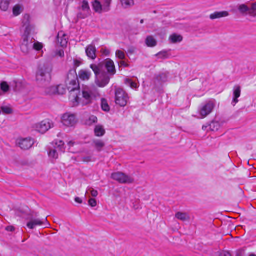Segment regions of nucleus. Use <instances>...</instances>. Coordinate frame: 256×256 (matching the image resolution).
Here are the masks:
<instances>
[{
	"label": "nucleus",
	"instance_id": "3c124183",
	"mask_svg": "<svg viewBox=\"0 0 256 256\" xmlns=\"http://www.w3.org/2000/svg\"><path fill=\"white\" fill-rule=\"evenodd\" d=\"M119 64L120 66H124L125 68L128 67V64H127L124 61L122 60L120 62Z\"/></svg>",
	"mask_w": 256,
	"mask_h": 256
},
{
	"label": "nucleus",
	"instance_id": "6ab92c4d",
	"mask_svg": "<svg viewBox=\"0 0 256 256\" xmlns=\"http://www.w3.org/2000/svg\"><path fill=\"white\" fill-rule=\"evenodd\" d=\"M57 40L62 47H65L68 44V39L64 32H58L57 36Z\"/></svg>",
	"mask_w": 256,
	"mask_h": 256
},
{
	"label": "nucleus",
	"instance_id": "f3484780",
	"mask_svg": "<svg viewBox=\"0 0 256 256\" xmlns=\"http://www.w3.org/2000/svg\"><path fill=\"white\" fill-rule=\"evenodd\" d=\"M241 94V87L240 86H235L233 89V99L232 104L234 106L238 102V98Z\"/></svg>",
	"mask_w": 256,
	"mask_h": 256
},
{
	"label": "nucleus",
	"instance_id": "aec40b11",
	"mask_svg": "<svg viewBox=\"0 0 256 256\" xmlns=\"http://www.w3.org/2000/svg\"><path fill=\"white\" fill-rule=\"evenodd\" d=\"M229 16V13L227 11L216 12L211 14L210 18L211 20H215L222 18L227 17Z\"/></svg>",
	"mask_w": 256,
	"mask_h": 256
},
{
	"label": "nucleus",
	"instance_id": "5fc2aeb1",
	"mask_svg": "<svg viewBox=\"0 0 256 256\" xmlns=\"http://www.w3.org/2000/svg\"><path fill=\"white\" fill-rule=\"evenodd\" d=\"M222 256H231L230 254L228 252H224L221 253Z\"/></svg>",
	"mask_w": 256,
	"mask_h": 256
},
{
	"label": "nucleus",
	"instance_id": "7c9ffc66",
	"mask_svg": "<svg viewBox=\"0 0 256 256\" xmlns=\"http://www.w3.org/2000/svg\"><path fill=\"white\" fill-rule=\"evenodd\" d=\"M125 84L128 86H130L132 88H136L138 87V84L133 82L131 79L130 78L126 79Z\"/></svg>",
	"mask_w": 256,
	"mask_h": 256
},
{
	"label": "nucleus",
	"instance_id": "a878e982",
	"mask_svg": "<svg viewBox=\"0 0 256 256\" xmlns=\"http://www.w3.org/2000/svg\"><path fill=\"white\" fill-rule=\"evenodd\" d=\"M146 43L148 47H154L157 44V42L152 36H148L146 40Z\"/></svg>",
	"mask_w": 256,
	"mask_h": 256
},
{
	"label": "nucleus",
	"instance_id": "c756f323",
	"mask_svg": "<svg viewBox=\"0 0 256 256\" xmlns=\"http://www.w3.org/2000/svg\"><path fill=\"white\" fill-rule=\"evenodd\" d=\"M208 128L212 131H216L220 128V124L218 122H212L208 125Z\"/></svg>",
	"mask_w": 256,
	"mask_h": 256
},
{
	"label": "nucleus",
	"instance_id": "09e8293b",
	"mask_svg": "<svg viewBox=\"0 0 256 256\" xmlns=\"http://www.w3.org/2000/svg\"><path fill=\"white\" fill-rule=\"evenodd\" d=\"M136 48L134 47L129 48L128 50V53L130 54H132L134 53Z\"/></svg>",
	"mask_w": 256,
	"mask_h": 256
},
{
	"label": "nucleus",
	"instance_id": "0eeeda50",
	"mask_svg": "<svg viewBox=\"0 0 256 256\" xmlns=\"http://www.w3.org/2000/svg\"><path fill=\"white\" fill-rule=\"evenodd\" d=\"M129 97L128 94L122 88H116L115 89V102L116 104L122 107L126 106Z\"/></svg>",
	"mask_w": 256,
	"mask_h": 256
},
{
	"label": "nucleus",
	"instance_id": "20e7f679",
	"mask_svg": "<svg viewBox=\"0 0 256 256\" xmlns=\"http://www.w3.org/2000/svg\"><path fill=\"white\" fill-rule=\"evenodd\" d=\"M98 94L97 90L94 86H83L82 95L83 100L81 102L82 106L92 104L96 100Z\"/></svg>",
	"mask_w": 256,
	"mask_h": 256
},
{
	"label": "nucleus",
	"instance_id": "6e6d98bb",
	"mask_svg": "<svg viewBox=\"0 0 256 256\" xmlns=\"http://www.w3.org/2000/svg\"><path fill=\"white\" fill-rule=\"evenodd\" d=\"M75 202L78 204H82V200L78 197H76L75 198Z\"/></svg>",
	"mask_w": 256,
	"mask_h": 256
},
{
	"label": "nucleus",
	"instance_id": "052dcab7",
	"mask_svg": "<svg viewBox=\"0 0 256 256\" xmlns=\"http://www.w3.org/2000/svg\"><path fill=\"white\" fill-rule=\"evenodd\" d=\"M250 256H256V255L254 254H251Z\"/></svg>",
	"mask_w": 256,
	"mask_h": 256
},
{
	"label": "nucleus",
	"instance_id": "7ed1b4c3",
	"mask_svg": "<svg viewBox=\"0 0 256 256\" xmlns=\"http://www.w3.org/2000/svg\"><path fill=\"white\" fill-rule=\"evenodd\" d=\"M52 66L50 64H44L39 67L36 74V81L40 86H47L51 80Z\"/></svg>",
	"mask_w": 256,
	"mask_h": 256
},
{
	"label": "nucleus",
	"instance_id": "412c9836",
	"mask_svg": "<svg viewBox=\"0 0 256 256\" xmlns=\"http://www.w3.org/2000/svg\"><path fill=\"white\" fill-rule=\"evenodd\" d=\"M92 7L96 12L100 14L104 12V6L100 0H95L92 3Z\"/></svg>",
	"mask_w": 256,
	"mask_h": 256
},
{
	"label": "nucleus",
	"instance_id": "a211bd4d",
	"mask_svg": "<svg viewBox=\"0 0 256 256\" xmlns=\"http://www.w3.org/2000/svg\"><path fill=\"white\" fill-rule=\"evenodd\" d=\"M92 76V72L89 70H81L78 72V78H80L82 80H88Z\"/></svg>",
	"mask_w": 256,
	"mask_h": 256
},
{
	"label": "nucleus",
	"instance_id": "cd10ccee",
	"mask_svg": "<svg viewBox=\"0 0 256 256\" xmlns=\"http://www.w3.org/2000/svg\"><path fill=\"white\" fill-rule=\"evenodd\" d=\"M122 6L124 8H131L134 5V0H120Z\"/></svg>",
	"mask_w": 256,
	"mask_h": 256
},
{
	"label": "nucleus",
	"instance_id": "49530a36",
	"mask_svg": "<svg viewBox=\"0 0 256 256\" xmlns=\"http://www.w3.org/2000/svg\"><path fill=\"white\" fill-rule=\"evenodd\" d=\"M88 204L92 207H95L97 204V202L95 199L90 198L88 200Z\"/></svg>",
	"mask_w": 256,
	"mask_h": 256
},
{
	"label": "nucleus",
	"instance_id": "c9c22d12",
	"mask_svg": "<svg viewBox=\"0 0 256 256\" xmlns=\"http://www.w3.org/2000/svg\"><path fill=\"white\" fill-rule=\"evenodd\" d=\"M57 94H64L66 92V89L64 85L60 84L57 86Z\"/></svg>",
	"mask_w": 256,
	"mask_h": 256
},
{
	"label": "nucleus",
	"instance_id": "37998d69",
	"mask_svg": "<svg viewBox=\"0 0 256 256\" xmlns=\"http://www.w3.org/2000/svg\"><path fill=\"white\" fill-rule=\"evenodd\" d=\"M82 63V60L81 59H75L74 60V66L76 68H78L80 66Z\"/></svg>",
	"mask_w": 256,
	"mask_h": 256
},
{
	"label": "nucleus",
	"instance_id": "9d476101",
	"mask_svg": "<svg viewBox=\"0 0 256 256\" xmlns=\"http://www.w3.org/2000/svg\"><path fill=\"white\" fill-rule=\"evenodd\" d=\"M112 178L121 184H132L134 182V180L132 178L122 172H117L112 174Z\"/></svg>",
	"mask_w": 256,
	"mask_h": 256
},
{
	"label": "nucleus",
	"instance_id": "1a4fd4ad",
	"mask_svg": "<svg viewBox=\"0 0 256 256\" xmlns=\"http://www.w3.org/2000/svg\"><path fill=\"white\" fill-rule=\"evenodd\" d=\"M216 106V101L214 100L207 102L202 105L199 110V114L202 118H206L212 112Z\"/></svg>",
	"mask_w": 256,
	"mask_h": 256
},
{
	"label": "nucleus",
	"instance_id": "a18cd8bd",
	"mask_svg": "<svg viewBox=\"0 0 256 256\" xmlns=\"http://www.w3.org/2000/svg\"><path fill=\"white\" fill-rule=\"evenodd\" d=\"M100 52L106 56H108L110 54V50L106 48H102L100 50Z\"/></svg>",
	"mask_w": 256,
	"mask_h": 256
},
{
	"label": "nucleus",
	"instance_id": "393cba45",
	"mask_svg": "<svg viewBox=\"0 0 256 256\" xmlns=\"http://www.w3.org/2000/svg\"><path fill=\"white\" fill-rule=\"evenodd\" d=\"M105 130L102 126L98 125L94 128V134L96 136L101 137L105 134Z\"/></svg>",
	"mask_w": 256,
	"mask_h": 256
},
{
	"label": "nucleus",
	"instance_id": "864d4df0",
	"mask_svg": "<svg viewBox=\"0 0 256 256\" xmlns=\"http://www.w3.org/2000/svg\"><path fill=\"white\" fill-rule=\"evenodd\" d=\"M91 157L85 156L82 158V161L84 162H90L91 161Z\"/></svg>",
	"mask_w": 256,
	"mask_h": 256
},
{
	"label": "nucleus",
	"instance_id": "4468645a",
	"mask_svg": "<svg viewBox=\"0 0 256 256\" xmlns=\"http://www.w3.org/2000/svg\"><path fill=\"white\" fill-rule=\"evenodd\" d=\"M28 220L30 221L27 223L26 226L30 230L34 229L37 226H42L47 221L46 219L40 220L39 218H30ZM45 225L46 224H45Z\"/></svg>",
	"mask_w": 256,
	"mask_h": 256
},
{
	"label": "nucleus",
	"instance_id": "ddd939ff",
	"mask_svg": "<svg viewBox=\"0 0 256 256\" xmlns=\"http://www.w3.org/2000/svg\"><path fill=\"white\" fill-rule=\"evenodd\" d=\"M56 146L54 149H52L48 152V156L50 158L54 159H57L58 158V153L56 148L58 150L61 152H64V144L62 140H60L56 142Z\"/></svg>",
	"mask_w": 256,
	"mask_h": 256
},
{
	"label": "nucleus",
	"instance_id": "ea45409f",
	"mask_svg": "<svg viewBox=\"0 0 256 256\" xmlns=\"http://www.w3.org/2000/svg\"><path fill=\"white\" fill-rule=\"evenodd\" d=\"M1 90L4 92H6L9 90V86L6 82H3L1 84Z\"/></svg>",
	"mask_w": 256,
	"mask_h": 256
},
{
	"label": "nucleus",
	"instance_id": "f704fd0d",
	"mask_svg": "<svg viewBox=\"0 0 256 256\" xmlns=\"http://www.w3.org/2000/svg\"><path fill=\"white\" fill-rule=\"evenodd\" d=\"M57 86H52L46 88V92L48 94H57Z\"/></svg>",
	"mask_w": 256,
	"mask_h": 256
},
{
	"label": "nucleus",
	"instance_id": "f8f14e48",
	"mask_svg": "<svg viewBox=\"0 0 256 256\" xmlns=\"http://www.w3.org/2000/svg\"><path fill=\"white\" fill-rule=\"evenodd\" d=\"M62 122L66 126H73L76 124L77 120L75 114L67 112L62 116Z\"/></svg>",
	"mask_w": 256,
	"mask_h": 256
},
{
	"label": "nucleus",
	"instance_id": "79ce46f5",
	"mask_svg": "<svg viewBox=\"0 0 256 256\" xmlns=\"http://www.w3.org/2000/svg\"><path fill=\"white\" fill-rule=\"evenodd\" d=\"M20 8L19 6H15L13 8V13L15 16H18L20 14Z\"/></svg>",
	"mask_w": 256,
	"mask_h": 256
},
{
	"label": "nucleus",
	"instance_id": "423d86ee",
	"mask_svg": "<svg viewBox=\"0 0 256 256\" xmlns=\"http://www.w3.org/2000/svg\"><path fill=\"white\" fill-rule=\"evenodd\" d=\"M68 90L70 92H74L79 88L78 75L76 70H70L68 74L66 81Z\"/></svg>",
	"mask_w": 256,
	"mask_h": 256
},
{
	"label": "nucleus",
	"instance_id": "2f4dec72",
	"mask_svg": "<svg viewBox=\"0 0 256 256\" xmlns=\"http://www.w3.org/2000/svg\"><path fill=\"white\" fill-rule=\"evenodd\" d=\"M98 122V118L94 116H91L89 117L88 119L86 122V124L88 126H91L94 124Z\"/></svg>",
	"mask_w": 256,
	"mask_h": 256
},
{
	"label": "nucleus",
	"instance_id": "c03bdc74",
	"mask_svg": "<svg viewBox=\"0 0 256 256\" xmlns=\"http://www.w3.org/2000/svg\"><path fill=\"white\" fill-rule=\"evenodd\" d=\"M156 56L161 58H168V54L166 52H160Z\"/></svg>",
	"mask_w": 256,
	"mask_h": 256
},
{
	"label": "nucleus",
	"instance_id": "bf43d9fd",
	"mask_svg": "<svg viewBox=\"0 0 256 256\" xmlns=\"http://www.w3.org/2000/svg\"><path fill=\"white\" fill-rule=\"evenodd\" d=\"M143 23H144V20H140V24H143Z\"/></svg>",
	"mask_w": 256,
	"mask_h": 256
},
{
	"label": "nucleus",
	"instance_id": "72a5a7b5",
	"mask_svg": "<svg viewBox=\"0 0 256 256\" xmlns=\"http://www.w3.org/2000/svg\"><path fill=\"white\" fill-rule=\"evenodd\" d=\"M10 0H2L0 4V8L3 11H6L8 8Z\"/></svg>",
	"mask_w": 256,
	"mask_h": 256
},
{
	"label": "nucleus",
	"instance_id": "4c0bfd02",
	"mask_svg": "<svg viewBox=\"0 0 256 256\" xmlns=\"http://www.w3.org/2000/svg\"><path fill=\"white\" fill-rule=\"evenodd\" d=\"M156 80L159 82H165L167 80V76L165 74H160L156 77Z\"/></svg>",
	"mask_w": 256,
	"mask_h": 256
},
{
	"label": "nucleus",
	"instance_id": "a19ab883",
	"mask_svg": "<svg viewBox=\"0 0 256 256\" xmlns=\"http://www.w3.org/2000/svg\"><path fill=\"white\" fill-rule=\"evenodd\" d=\"M90 192L91 194V196L93 197H96L98 195V192L97 190L92 188H90L86 192V193Z\"/></svg>",
	"mask_w": 256,
	"mask_h": 256
},
{
	"label": "nucleus",
	"instance_id": "e433bc0d",
	"mask_svg": "<svg viewBox=\"0 0 256 256\" xmlns=\"http://www.w3.org/2000/svg\"><path fill=\"white\" fill-rule=\"evenodd\" d=\"M43 48V45L42 43L38 42H34L32 44V49L37 51H40Z\"/></svg>",
	"mask_w": 256,
	"mask_h": 256
},
{
	"label": "nucleus",
	"instance_id": "8fccbe9b",
	"mask_svg": "<svg viewBox=\"0 0 256 256\" xmlns=\"http://www.w3.org/2000/svg\"><path fill=\"white\" fill-rule=\"evenodd\" d=\"M56 55L62 58L64 56V50H60L58 52H57Z\"/></svg>",
	"mask_w": 256,
	"mask_h": 256
},
{
	"label": "nucleus",
	"instance_id": "f03ea898",
	"mask_svg": "<svg viewBox=\"0 0 256 256\" xmlns=\"http://www.w3.org/2000/svg\"><path fill=\"white\" fill-rule=\"evenodd\" d=\"M30 16L28 14H26L22 19V22L25 30L22 36L20 49L25 54H28L32 50V44L35 42V40L30 36L34 26L30 24Z\"/></svg>",
	"mask_w": 256,
	"mask_h": 256
},
{
	"label": "nucleus",
	"instance_id": "b1692460",
	"mask_svg": "<svg viewBox=\"0 0 256 256\" xmlns=\"http://www.w3.org/2000/svg\"><path fill=\"white\" fill-rule=\"evenodd\" d=\"M92 144L95 148L98 151L100 152L102 150V148L104 146V142L100 140H94L92 141Z\"/></svg>",
	"mask_w": 256,
	"mask_h": 256
},
{
	"label": "nucleus",
	"instance_id": "de8ad7c7",
	"mask_svg": "<svg viewBox=\"0 0 256 256\" xmlns=\"http://www.w3.org/2000/svg\"><path fill=\"white\" fill-rule=\"evenodd\" d=\"M2 110L3 112L7 114H10L12 112V110L8 107L2 108Z\"/></svg>",
	"mask_w": 256,
	"mask_h": 256
},
{
	"label": "nucleus",
	"instance_id": "dca6fc26",
	"mask_svg": "<svg viewBox=\"0 0 256 256\" xmlns=\"http://www.w3.org/2000/svg\"><path fill=\"white\" fill-rule=\"evenodd\" d=\"M96 48L95 46L92 44L88 45L86 48V56L92 60L96 58Z\"/></svg>",
	"mask_w": 256,
	"mask_h": 256
},
{
	"label": "nucleus",
	"instance_id": "5701e85b",
	"mask_svg": "<svg viewBox=\"0 0 256 256\" xmlns=\"http://www.w3.org/2000/svg\"><path fill=\"white\" fill-rule=\"evenodd\" d=\"M176 218L182 222H188L190 220V216L186 212H178L175 216Z\"/></svg>",
	"mask_w": 256,
	"mask_h": 256
},
{
	"label": "nucleus",
	"instance_id": "f257e3e1",
	"mask_svg": "<svg viewBox=\"0 0 256 256\" xmlns=\"http://www.w3.org/2000/svg\"><path fill=\"white\" fill-rule=\"evenodd\" d=\"M90 68L94 74L96 84L100 88L107 86L110 78L116 73L114 63L110 58H107L98 64H91Z\"/></svg>",
	"mask_w": 256,
	"mask_h": 256
},
{
	"label": "nucleus",
	"instance_id": "9b49d317",
	"mask_svg": "<svg viewBox=\"0 0 256 256\" xmlns=\"http://www.w3.org/2000/svg\"><path fill=\"white\" fill-rule=\"evenodd\" d=\"M54 127V123L49 119H46L36 125V130L42 134H44Z\"/></svg>",
	"mask_w": 256,
	"mask_h": 256
},
{
	"label": "nucleus",
	"instance_id": "13d9d810",
	"mask_svg": "<svg viewBox=\"0 0 256 256\" xmlns=\"http://www.w3.org/2000/svg\"><path fill=\"white\" fill-rule=\"evenodd\" d=\"M208 128V126H202V130H207Z\"/></svg>",
	"mask_w": 256,
	"mask_h": 256
},
{
	"label": "nucleus",
	"instance_id": "603ef678",
	"mask_svg": "<svg viewBox=\"0 0 256 256\" xmlns=\"http://www.w3.org/2000/svg\"><path fill=\"white\" fill-rule=\"evenodd\" d=\"M6 230H7V231H8V232H14L15 230V228L14 226H7L6 228Z\"/></svg>",
	"mask_w": 256,
	"mask_h": 256
},
{
	"label": "nucleus",
	"instance_id": "58836bf2",
	"mask_svg": "<svg viewBox=\"0 0 256 256\" xmlns=\"http://www.w3.org/2000/svg\"><path fill=\"white\" fill-rule=\"evenodd\" d=\"M116 58L122 60H124L126 58L125 54L120 50H117L116 52Z\"/></svg>",
	"mask_w": 256,
	"mask_h": 256
},
{
	"label": "nucleus",
	"instance_id": "2eb2a0df",
	"mask_svg": "<svg viewBox=\"0 0 256 256\" xmlns=\"http://www.w3.org/2000/svg\"><path fill=\"white\" fill-rule=\"evenodd\" d=\"M18 144L22 149L26 150L30 148L33 146L34 140L31 138H26L20 140Z\"/></svg>",
	"mask_w": 256,
	"mask_h": 256
},
{
	"label": "nucleus",
	"instance_id": "4d7b16f0",
	"mask_svg": "<svg viewBox=\"0 0 256 256\" xmlns=\"http://www.w3.org/2000/svg\"><path fill=\"white\" fill-rule=\"evenodd\" d=\"M68 145L70 146H72L74 145V142H72V141H70L68 142Z\"/></svg>",
	"mask_w": 256,
	"mask_h": 256
},
{
	"label": "nucleus",
	"instance_id": "6e6552de",
	"mask_svg": "<svg viewBox=\"0 0 256 256\" xmlns=\"http://www.w3.org/2000/svg\"><path fill=\"white\" fill-rule=\"evenodd\" d=\"M238 9L242 15H248L251 17L256 18V2L250 4V6L246 4H239Z\"/></svg>",
	"mask_w": 256,
	"mask_h": 256
},
{
	"label": "nucleus",
	"instance_id": "4be33fe9",
	"mask_svg": "<svg viewBox=\"0 0 256 256\" xmlns=\"http://www.w3.org/2000/svg\"><path fill=\"white\" fill-rule=\"evenodd\" d=\"M70 92V100L72 102V106H78L80 104V102L79 101L80 98L78 96V94L75 93V92Z\"/></svg>",
	"mask_w": 256,
	"mask_h": 256
},
{
	"label": "nucleus",
	"instance_id": "39448f33",
	"mask_svg": "<svg viewBox=\"0 0 256 256\" xmlns=\"http://www.w3.org/2000/svg\"><path fill=\"white\" fill-rule=\"evenodd\" d=\"M90 14L91 11L88 2L86 0L80 2L76 8V21L88 18Z\"/></svg>",
	"mask_w": 256,
	"mask_h": 256
},
{
	"label": "nucleus",
	"instance_id": "473e14b6",
	"mask_svg": "<svg viewBox=\"0 0 256 256\" xmlns=\"http://www.w3.org/2000/svg\"><path fill=\"white\" fill-rule=\"evenodd\" d=\"M102 108L103 110L105 112H108L110 110V108L108 104L107 100L106 99L102 98L101 100Z\"/></svg>",
	"mask_w": 256,
	"mask_h": 256
},
{
	"label": "nucleus",
	"instance_id": "bb28decb",
	"mask_svg": "<svg viewBox=\"0 0 256 256\" xmlns=\"http://www.w3.org/2000/svg\"><path fill=\"white\" fill-rule=\"evenodd\" d=\"M169 39L172 43L175 44L181 42L182 40V36L174 34L170 36Z\"/></svg>",
	"mask_w": 256,
	"mask_h": 256
},
{
	"label": "nucleus",
	"instance_id": "c85d7f7f",
	"mask_svg": "<svg viewBox=\"0 0 256 256\" xmlns=\"http://www.w3.org/2000/svg\"><path fill=\"white\" fill-rule=\"evenodd\" d=\"M100 1L104 6V12H108L110 10L112 0H100Z\"/></svg>",
	"mask_w": 256,
	"mask_h": 256
}]
</instances>
